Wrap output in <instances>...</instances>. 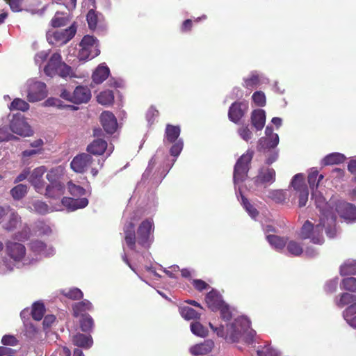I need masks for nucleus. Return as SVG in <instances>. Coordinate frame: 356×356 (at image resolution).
<instances>
[{
	"mask_svg": "<svg viewBox=\"0 0 356 356\" xmlns=\"http://www.w3.org/2000/svg\"><path fill=\"white\" fill-rule=\"evenodd\" d=\"M291 184L296 192L307 188V186L304 184L303 175L302 174L296 175L293 177Z\"/></svg>",
	"mask_w": 356,
	"mask_h": 356,
	"instance_id": "de8ad7c7",
	"label": "nucleus"
},
{
	"mask_svg": "<svg viewBox=\"0 0 356 356\" xmlns=\"http://www.w3.org/2000/svg\"><path fill=\"white\" fill-rule=\"evenodd\" d=\"M268 79L257 72H252L248 76L243 78V86L246 89L252 90L259 85L266 83Z\"/></svg>",
	"mask_w": 356,
	"mask_h": 356,
	"instance_id": "a211bd4d",
	"label": "nucleus"
},
{
	"mask_svg": "<svg viewBox=\"0 0 356 356\" xmlns=\"http://www.w3.org/2000/svg\"><path fill=\"white\" fill-rule=\"evenodd\" d=\"M266 240L270 246L277 251L282 250L286 245V238L274 234H266Z\"/></svg>",
	"mask_w": 356,
	"mask_h": 356,
	"instance_id": "c756f323",
	"label": "nucleus"
},
{
	"mask_svg": "<svg viewBox=\"0 0 356 356\" xmlns=\"http://www.w3.org/2000/svg\"><path fill=\"white\" fill-rule=\"evenodd\" d=\"M275 181V171L273 168H261L255 177V184H272Z\"/></svg>",
	"mask_w": 356,
	"mask_h": 356,
	"instance_id": "6ab92c4d",
	"label": "nucleus"
},
{
	"mask_svg": "<svg viewBox=\"0 0 356 356\" xmlns=\"http://www.w3.org/2000/svg\"><path fill=\"white\" fill-rule=\"evenodd\" d=\"M345 160L346 156L343 154L334 152L327 155L322 160V163L324 165H334L343 163Z\"/></svg>",
	"mask_w": 356,
	"mask_h": 356,
	"instance_id": "72a5a7b5",
	"label": "nucleus"
},
{
	"mask_svg": "<svg viewBox=\"0 0 356 356\" xmlns=\"http://www.w3.org/2000/svg\"><path fill=\"white\" fill-rule=\"evenodd\" d=\"M191 330L194 334L202 337H205L208 332L206 327L197 321L191 323Z\"/></svg>",
	"mask_w": 356,
	"mask_h": 356,
	"instance_id": "8fccbe9b",
	"label": "nucleus"
},
{
	"mask_svg": "<svg viewBox=\"0 0 356 356\" xmlns=\"http://www.w3.org/2000/svg\"><path fill=\"white\" fill-rule=\"evenodd\" d=\"M214 343L211 340H206L203 343L194 345L190 348V353L195 356L202 355L211 351Z\"/></svg>",
	"mask_w": 356,
	"mask_h": 356,
	"instance_id": "5701e85b",
	"label": "nucleus"
},
{
	"mask_svg": "<svg viewBox=\"0 0 356 356\" xmlns=\"http://www.w3.org/2000/svg\"><path fill=\"white\" fill-rule=\"evenodd\" d=\"M27 193V186L24 184H18L16 186H15L13 188L11 189L10 193L12 197L15 200H20L23 197L25 196V195Z\"/></svg>",
	"mask_w": 356,
	"mask_h": 356,
	"instance_id": "49530a36",
	"label": "nucleus"
},
{
	"mask_svg": "<svg viewBox=\"0 0 356 356\" xmlns=\"http://www.w3.org/2000/svg\"><path fill=\"white\" fill-rule=\"evenodd\" d=\"M343 318L347 323L353 328H356V303L351 305L343 313Z\"/></svg>",
	"mask_w": 356,
	"mask_h": 356,
	"instance_id": "2f4dec72",
	"label": "nucleus"
},
{
	"mask_svg": "<svg viewBox=\"0 0 356 356\" xmlns=\"http://www.w3.org/2000/svg\"><path fill=\"white\" fill-rule=\"evenodd\" d=\"M250 321L245 316H240L234 319V322L227 324L226 329L223 325L214 326L209 323V327L219 337L224 338L227 341L236 342L240 339L248 343H251L256 332L250 327Z\"/></svg>",
	"mask_w": 356,
	"mask_h": 356,
	"instance_id": "7ed1b4c3",
	"label": "nucleus"
},
{
	"mask_svg": "<svg viewBox=\"0 0 356 356\" xmlns=\"http://www.w3.org/2000/svg\"><path fill=\"white\" fill-rule=\"evenodd\" d=\"M253 151L248 149L236 161L234 169V184L235 186L236 195L239 200V195L241 198V204L248 212L249 216L254 220L259 215V211L251 204L247 198H245L241 191L239 184L242 183L246 178L248 170L249 163L253 157Z\"/></svg>",
	"mask_w": 356,
	"mask_h": 356,
	"instance_id": "20e7f679",
	"label": "nucleus"
},
{
	"mask_svg": "<svg viewBox=\"0 0 356 356\" xmlns=\"http://www.w3.org/2000/svg\"><path fill=\"white\" fill-rule=\"evenodd\" d=\"M298 205L300 207H305L308 200L309 192L307 188H305L302 191H298Z\"/></svg>",
	"mask_w": 356,
	"mask_h": 356,
	"instance_id": "338daca9",
	"label": "nucleus"
},
{
	"mask_svg": "<svg viewBox=\"0 0 356 356\" xmlns=\"http://www.w3.org/2000/svg\"><path fill=\"white\" fill-rule=\"evenodd\" d=\"M173 143L170 149V153L172 156L177 157L183 149L184 143L181 139H178Z\"/></svg>",
	"mask_w": 356,
	"mask_h": 356,
	"instance_id": "680f3d73",
	"label": "nucleus"
},
{
	"mask_svg": "<svg viewBox=\"0 0 356 356\" xmlns=\"http://www.w3.org/2000/svg\"><path fill=\"white\" fill-rule=\"evenodd\" d=\"M286 249L289 254L295 257L301 255L303 252V249L300 243L295 241H290L286 242Z\"/></svg>",
	"mask_w": 356,
	"mask_h": 356,
	"instance_id": "79ce46f5",
	"label": "nucleus"
},
{
	"mask_svg": "<svg viewBox=\"0 0 356 356\" xmlns=\"http://www.w3.org/2000/svg\"><path fill=\"white\" fill-rule=\"evenodd\" d=\"M62 204L69 211H74L85 208L88 204V200L86 197L74 199L65 197L62 199Z\"/></svg>",
	"mask_w": 356,
	"mask_h": 356,
	"instance_id": "aec40b11",
	"label": "nucleus"
},
{
	"mask_svg": "<svg viewBox=\"0 0 356 356\" xmlns=\"http://www.w3.org/2000/svg\"><path fill=\"white\" fill-rule=\"evenodd\" d=\"M323 175H319L316 168H312L308 175V183L312 191L318 190L320 181L323 179Z\"/></svg>",
	"mask_w": 356,
	"mask_h": 356,
	"instance_id": "7c9ffc66",
	"label": "nucleus"
},
{
	"mask_svg": "<svg viewBox=\"0 0 356 356\" xmlns=\"http://www.w3.org/2000/svg\"><path fill=\"white\" fill-rule=\"evenodd\" d=\"M46 172L44 166H40L35 168L29 177V182L34 186L35 191L39 193H42L44 189L43 175Z\"/></svg>",
	"mask_w": 356,
	"mask_h": 356,
	"instance_id": "dca6fc26",
	"label": "nucleus"
},
{
	"mask_svg": "<svg viewBox=\"0 0 356 356\" xmlns=\"http://www.w3.org/2000/svg\"><path fill=\"white\" fill-rule=\"evenodd\" d=\"M8 214H9V218L3 224V227L4 229L10 232L16 229L18 224L21 222V217L10 207Z\"/></svg>",
	"mask_w": 356,
	"mask_h": 356,
	"instance_id": "cd10ccee",
	"label": "nucleus"
},
{
	"mask_svg": "<svg viewBox=\"0 0 356 356\" xmlns=\"http://www.w3.org/2000/svg\"><path fill=\"white\" fill-rule=\"evenodd\" d=\"M312 200L314 201L316 208L319 209L320 222L314 226L311 222L307 220L301 228L300 236L304 239H310L314 243L322 244L324 242L323 228L329 238H332L337 236V217L331 207V202H326L325 199L318 190L312 191Z\"/></svg>",
	"mask_w": 356,
	"mask_h": 356,
	"instance_id": "f257e3e1",
	"label": "nucleus"
},
{
	"mask_svg": "<svg viewBox=\"0 0 356 356\" xmlns=\"http://www.w3.org/2000/svg\"><path fill=\"white\" fill-rule=\"evenodd\" d=\"M65 191V186L62 183L49 184L46 187L44 195L49 198L60 197Z\"/></svg>",
	"mask_w": 356,
	"mask_h": 356,
	"instance_id": "393cba45",
	"label": "nucleus"
},
{
	"mask_svg": "<svg viewBox=\"0 0 356 356\" xmlns=\"http://www.w3.org/2000/svg\"><path fill=\"white\" fill-rule=\"evenodd\" d=\"M139 219L137 212L131 214L129 220L124 226V241L129 248L136 252L139 250L137 248L140 245L148 248L154 239V224L151 218L146 219L139 225L136 234L134 230V221Z\"/></svg>",
	"mask_w": 356,
	"mask_h": 356,
	"instance_id": "f03ea898",
	"label": "nucleus"
},
{
	"mask_svg": "<svg viewBox=\"0 0 356 356\" xmlns=\"http://www.w3.org/2000/svg\"><path fill=\"white\" fill-rule=\"evenodd\" d=\"M100 121L107 134H112L116 131L118 124L115 116L111 112L104 111L100 115Z\"/></svg>",
	"mask_w": 356,
	"mask_h": 356,
	"instance_id": "f3484780",
	"label": "nucleus"
},
{
	"mask_svg": "<svg viewBox=\"0 0 356 356\" xmlns=\"http://www.w3.org/2000/svg\"><path fill=\"white\" fill-rule=\"evenodd\" d=\"M33 209L40 214H46L47 213L54 211L48 207V205L42 201H35L32 204Z\"/></svg>",
	"mask_w": 356,
	"mask_h": 356,
	"instance_id": "09e8293b",
	"label": "nucleus"
},
{
	"mask_svg": "<svg viewBox=\"0 0 356 356\" xmlns=\"http://www.w3.org/2000/svg\"><path fill=\"white\" fill-rule=\"evenodd\" d=\"M267 197L276 203H283L286 197V192L280 189L269 190Z\"/></svg>",
	"mask_w": 356,
	"mask_h": 356,
	"instance_id": "ea45409f",
	"label": "nucleus"
},
{
	"mask_svg": "<svg viewBox=\"0 0 356 356\" xmlns=\"http://www.w3.org/2000/svg\"><path fill=\"white\" fill-rule=\"evenodd\" d=\"M22 94H25L31 103L40 102L47 96V86L36 79H29L22 88Z\"/></svg>",
	"mask_w": 356,
	"mask_h": 356,
	"instance_id": "423d86ee",
	"label": "nucleus"
},
{
	"mask_svg": "<svg viewBox=\"0 0 356 356\" xmlns=\"http://www.w3.org/2000/svg\"><path fill=\"white\" fill-rule=\"evenodd\" d=\"M63 293L65 296L72 300L81 299L83 296V292L78 288L64 290Z\"/></svg>",
	"mask_w": 356,
	"mask_h": 356,
	"instance_id": "5fc2aeb1",
	"label": "nucleus"
},
{
	"mask_svg": "<svg viewBox=\"0 0 356 356\" xmlns=\"http://www.w3.org/2000/svg\"><path fill=\"white\" fill-rule=\"evenodd\" d=\"M252 101L258 106H264L266 99L265 94L261 91H256L252 96Z\"/></svg>",
	"mask_w": 356,
	"mask_h": 356,
	"instance_id": "4d7b16f0",
	"label": "nucleus"
},
{
	"mask_svg": "<svg viewBox=\"0 0 356 356\" xmlns=\"http://www.w3.org/2000/svg\"><path fill=\"white\" fill-rule=\"evenodd\" d=\"M30 248L32 252L39 259L51 257L55 254V249L53 246L47 245L39 240L31 241Z\"/></svg>",
	"mask_w": 356,
	"mask_h": 356,
	"instance_id": "ddd939ff",
	"label": "nucleus"
},
{
	"mask_svg": "<svg viewBox=\"0 0 356 356\" xmlns=\"http://www.w3.org/2000/svg\"><path fill=\"white\" fill-rule=\"evenodd\" d=\"M64 168L62 166H58L52 168L47 174V179L50 182V184L56 183H61L59 181L60 177L63 175Z\"/></svg>",
	"mask_w": 356,
	"mask_h": 356,
	"instance_id": "4c0bfd02",
	"label": "nucleus"
},
{
	"mask_svg": "<svg viewBox=\"0 0 356 356\" xmlns=\"http://www.w3.org/2000/svg\"><path fill=\"white\" fill-rule=\"evenodd\" d=\"M110 74L109 68L105 65V63L100 64L92 74V80L97 83H102L105 81Z\"/></svg>",
	"mask_w": 356,
	"mask_h": 356,
	"instance_id": "a878e982",
	"label": "nucleus"
},
{
	"mask_svg": "<svg viewBox=\"0 0 356 356\" xmlns=\"http://www.w3.org/2000/svg\"><path fill=\"white\" fill-rule=\"evenodd\" d=\"M44 74L50 77L56 75L62 78L78 77L74 70L65 63L62 61L61 55L58 53H54L49 57L47 65L44 67Z\"/></svg>",
	"mask_w": 356,
	"mask_h": 356,
	"instance_id": "39448f33",
	"label": "nucleus"
},
{
	"mask_svg": "<svg viewBox=\"0 0 356 356\" xmlns=\"http://www.w3.org/2000/svg\"><path fill=\"white\" fill-rule=\"evenodd\" d=\"M86 17L89 28L95 29L97 24L98 14L92 9L88 11Z\"/></svg>",
	"mask_w": 356,
	"mask_h": 356,
	"instance_id": "6e6d98bb",
	"label": "nucleus"
},
{
	"mask_svg": "<svg viewBox=\"0 0 356 356\" xmlns=\"http://www.w3.org/2000/svg\"><path fill=\"white\" fill-rule=\"evenodd\" d=\"M30 108L29 104L21 98H15L13 100L10 104L8 106V108L10 111H20L22 112L27 111Z\"/></svg>",
	"mask_w": 356,
	"mask_h": 356,
	"instance_id": "c9c22d12",
	"label": "nucleus"
},
{
	"mask_svg": "<svg viewBox=\"0 0 356 356\" xmlns=\"http://www.w3.org/2000/svg\"><path fill=\"white\" fill-rule=\"evenodd\" d=\"M69 22L67 13L56 12L52 19L51 24L53 27H60L66 25Z\"/></svg>",
	"mask_w": 356,
	"mask_h": 356,
	"instance_id": "58836bf2",
	"label": "nucleus"
},
{
	"mask_svg": "<svg viewBox=\"0 0 356 356\" xmlns=\"http://www.w3.org/2000/svg\"><path fill=\"white\" fill-rule=\"evenodd\" d=\"M95 165L92 157L86 153L76 155L70 163L71 168L77 173H83L90 168L93 177H95L99 171Z\"/></svg>",
	"mask_w": 356,
	"mask_h": 356,
	"instance_id": "0eeeda50",
	"label": "nucleus"
},
{
	"mask_svg": "<svg viewBox=\"0 0 356 356\" xmlns=\"http://www.w3.org/2000/svg\"><path fill=\"white\" fill-rule=\"evenodd\" d=\"M72 341L75 346L83 348H90L93 343L92 338L91 336L80 333L74 335L73 337Z\"/></svg>",
	"mask_w": 356,
	"mask_h": 356,
	"instance_id": "c85d7f7f",
	"label": "nucleus"
},
{
	"mask_svg": "<svg viewBox=\"0 0 356 356\" xmlns=\"http://www.w3.org/2000/svg\"><path fill=\"white\" fill-rule=\"evenodd\" d=\"M97 102L102 105H110L114 100V95L111 90H105L97 96Z\"/></svg>",
	"mask_w": 356,
	"mask_h": 356,
	"instance_id": "a19ab883",
	"label": "nucleus"
},
{
	"mask_svg": "<svg viewBox=\"0 0 356 356\" xmlns=\"http://www.w3.org/2000/svg\"><path fill=\"white\" fill-rule=\"evenodd\" d=\"M280 138L277 134L273 132V127L268 125L265 129V136L258 140L257 149L265 152L266 150L273 149L279 144Z\"/></svg>",
	"mask_w": 356,
	"mask_h": 356,
	"instance_id": "9d476101",
	"label": "nucleus"
},
{
	"mask_svg": "<svg viewBox=\"0 0 356 356\" xmlns=\"http://www.w3.org/2000/svg\"><path fill=\"white\" fill-rule=\"evenodd\" d=\"M10 129L13 133L22 137H29L33 135V131L26 122L25 118L20 115H14L10 123Z\"/></svg>",
	"mask_w": 356,
	"mask_h": 356,
	"instance_id": "1a4fd4ad",
	"label": "nucleus"
},
{
	"mask_svg": "<svg viewBox=\"0 0 356 356\" xmlns=\"http://www.w3.org/2000/svg\"><path fill=\"white\" fill-rule=\"evenodd\" d=\"M356 303V296L343 293L341 295L340 298L337 300V305L339 307H343L346 305Z\"/></svg>",
	"mask_w": 356,
	"mask_h": 356,
	"instance_id": "a18cd8bd",
	"label": "nucleus"
},
{
	"mask_svg": "<svg viewBox=\"0 0 356 356\" xmlns=\"http://www.w3.org/2000/svg\"><path fill=\"white\" fill-rule=\"evenodd\" d=\"M31 235V229L27 225H25L21 231L14 235V239L19 241H24L29 239Z\"/></svg>",
	"mask_w": 356,
	"mask_h": 356,
	"instance_id": "864d4df0",
	"label": "nucleus"
},
{
	"mask_svg": "<svg viewBox=\"0 0 356 356\" xmlns=\"http://www.w3.org/2000/svg\"><path fill=\"white\" fill-rule=\"evenodd\" d=\"M92 309V303L88 300H83L81 302H76L73 305L74 315L78 317L82 315L83 312L90 311Z\"/></svg>",
	"mask_w": 356,
	"mask_h": 356,
	"instance_id": "f704fd0d",
	"label": "nucleus"
},
{
	"mask_svg": "<svg viewBox=\"0 0 356 356\" xmlns=\"http://www.w3.org/2000/svg\"><path fill=\"white\" fill-rule=\"evenodd\" d=\"M91 98L90 90L88 87L77 86L73 92L74 104L88 102Z\"/></svg>",
	"mask_w": 356,
	"mask_h": 356,
	"instance_id": "412c9836",
	"label": "nucleus"
},
{
	"mask_svg": "<svg viewBox=\"0 0 356 356\" xmlns=\"http://www.w3.org/2000/svg\"><path fill=\"white\" fill-rule=\"evenodd\" d=\"M340 274L342 276L356 274V261L348 259L340 266Z\"/></svg>",
	"mask_w": 356,
	"mask_h": 356,
	"instance_id": "e433bc0d",
	"label": "nucleus"
},
{
	"mask_svg": "<svg viewBox=\"0 0 356 356\" xmlns=\"http://www.w3.org/2000/svg\"><path fill=\"white\" fill-rule=\"evenodd\" d=\"M76 33V26L72 24L65 30L49 31L47 33V40L49 44L62 45L67 43Z\"/></svg>",
	"mask_w": 356,
	"mask_h": 356,
	"instance_id": "6e6552de",
	"label": "nucleus"
},
{
	"mask_svg": "<svg viewBox=\"0 0 356 356\" xmlns=\"http://www.w3.org/2000/svg\"><path fill=\"white\" fill-rule=\"evenodd\" d=\"M268 153L266 155V163L268 165H270L274 163L278 158V150L273 149L270 150H266L265 153Z\"/></svg>",
	"mask_w": 356,
	"mask_h": 356,
	"instance_id": "69168bd1",
	"label": "nucleus"
},
{
	"mask_svg": "<svg viewBox=\"0 0 356 356\" xmlns=\"http://www.w3.org/2000/svg\"><path fill=\"white\" fill-rule=\"evenodd\" d=\"M45 309L43 303L35 302L33 305L31 314L33 319L40 321L44 314Z\"/></svg>",
	"mask_w": 356,
	"mask_h": 356,
	"instance_id": "c03bdc74",
	"label": "nucleus"
},
{
	"mask_svg": "<svg viewBox=\"0 0 356 356\" xmlns=\"http://www.w3.org/2000/svg\"><path fill=\"white\" fill-rule=\"evenodd\" d=\"M159 115V111L154 107H150L146 113V119L149 124H152L155 118Z\"/></svg>",
	"mask_w": 356,
	"mask_h": 356,
	"instance_id": "774afa93",
	"label": "nucleus"
},
{
	"mask_svg": "<svg viewBox=\"0 0 356 356\" xmlns=\"http://www.w3.org/2000/svg\"><path fill=\"white\" fill-rule=\"evenodd\" d=\"M180 313L181 316L186 320L198 319L201 315L200 313L189 307H184L181 308Z\"/></svg>",
	"mask_w": 356,
	"mask_h": 356,
	"instance_id": "37998d69",
	"label": "nucleus"
},
{
	"mask_svg": "<svg viewBox=\"0 0 356 356\" xmlns=\"http://www.w3.org/2000/svg\"><path fill=\"white\" fill-rule=\"evenodd\" d=\"M341 289L351 292H356V278L350 277L344 278L341 282Z\"/></svg>",
	"mask_w": 356,
	"mask_h": 356,
	"instance_id": "603ef678",
	"label": "nucleus"
},
{
	"mask_svg": "<svg viewBox=\"0 0 356 356\" xmlns=\"http://www.w3.org/2000/svg\"><path fill=\"white\" fill-rule=\"evenodd\" d=\"M335 210L346 222L356 221V207L354 204L340 200L336 203Z\"/></svg>",
	"mask_w": 356,
	"mask_h": 356,
	"instance_id": "f8f14e48",
	"label": "nucleus"
},
{
	"mask_svg": "<svg viewBox=\"0 0 356 356\" xmlns=\"http://www.w3.org/2000/svg\"><path fill=\"white\" fill-rule=\"evenodd\" d=\"M15 264L7 259H3V263L0 265V274L5 275L11 272L15 267Z\"/></svg>",
	"mask_w": 356,
	"mask_h": 356,
	"instance_id": "052dcab7",
	"label": "nucleus"
},
{
	"mask_svg": "<svg viewBox=\"0 0 356 356\" xmlns=\"http://www.w3.org/2000/svg\"><path fill=\"white\" fill-rule=\"evenodd\" d=\"M208 307L212 311L219 310L221 318H226L225 312L227 311V304H226L221 295L216 290H211L208 293L205 298Z\"/></svg>",
	"mask_w": 356,
	"mask_h": 356,
	"instance_id": "9b49d317",
	"label": "nucleus"
},
{
	"mask_svg": "<svg viewBox=\"0 0 356 356\" xmlns=\"http://www.w3.org/2000/svg\"><path fill=\"white\" fill-rule=\"evenodd\" d=\"M238 134L245 141H249L252 137V133L247 125H243L238 129Z\"/></svg>",
	"mask_w": 356,
	"mask_h": 356,
	"instance_id": "bf43d9fd",
	"label": "nucleus"
},
{
	"mask_svg": "<svg viewBox=\"0 0 356 356\" xmlns=\"http://www.w3.org/2000/svg\"><path fill=\"white\" fill-rule=\"evenodd\" d=\"M81 49H79L78 58L81 60H86L94 58L97 56L100 51L98 49L99 45H79Z\"/></svg>",
	"mask_w": 356,
	"mask_h": 356,
	"instance_id": "4be33fe9",
	"label": "nucleus"
},
{
	"mask_svg": "<svg viewBox=\"0 0 356 356\" xmlns=\"http://www.w3.org/2000/svg\"><path fill=\"white\" fill-rule=\"evenodd\" d=\"M248 110V104L246 102H234L229 107L228 112L229 119L238 123Z\"/></svg>",
	"mask_w": 356,
	"mask_h": 356,
	"instance_id": "4468645a",
	"label": "nucleus"
},
{
	"mask_svg": "<svg viewBox=\"0 0 356 356\" xmlns=\"http://www.w3.org/2000/svg\"><path fill=\"white\" fill-rule=\"evenodd\" d=\"M257 353L259 356H279L278 350L270 346H266L258 350Z\"/></svg>",
	"mask_w": 356,
	"mask_h": 356,
	"instance_id": "0e129e2a",
	"label": "nucleus"
},
{
	"mask_svg": "<svg viewBox=\"0 0 356 356\" xmlns=\"http://www.w3.org/2000/svg\"><path fill=\"white\" fill-rule=\"evenodd\" d=\"M180 135V128L178 126L168 124L165 129V143H175Z\"/></svg>",
	"mask_w": 356,
	"mask_h": 356,
	"instance_id": "473e14b6",
	"label": "nucleus"
},
{
	"mask_svg": "<svg viewBox=\"0 0 356 356\" xmlns=\"http://www.w3.org/2000/svg\"><path fill=\"white\" fill-rule=\"evenodd\" d=\"M68 190L70 194L74 197L81 196L85 194L86 190L79 186L76 185L71 181L68 182Z\"/></svg>",
	"mask_w": 356,
	"mask_h": 356,
	"instance_id": "13d9d810",
	"label": "nucleus"
},
{
	"mask_svg": "<svg viewBox=\"0 0 356 356\" xmlns=\"http://www.w3.org/2000/svg\"><path fill=\"white\" fill-rule=\"evenodd\" d=\"M7 254L14 261H21L26 254V248L24 245L13 241H8L6 244Z\"/></svg>",
	"mask_w": 356,
	"mask_h": 356,
	"instance_id": "2eb2a0df",
	"label": "nucleus"
},
{
	"mask_svg": "<svg viewBox=\"0 0 356 356\" xmlns=\"http://www.w3.org/2000/svg\"><path fill=\"white\" fill-rule=\"evenodd\" d=\"M107 143L102 139L94 140L87 147V151L92 154H102L107 149Z\"/></svg>",
	"mask_w": 356,
	"mask_h": 356,
	"instance_id": "bb28decb",
	"label": "nucleus"
},
{
	"mask_svg": "<svg viewBox=\"0 0 356 356\" xmlns=\"http://www.w3.org/2000/svg\"><path fill=\"white\" fill-rule=\"evenodd\" d=\"M251 123L257 131L261 130L266 123V113L263 109H255L251 113Z\"/></svg>",
	"mask_w": 356,
	"mask_h": 356,
	"instance_id": "b1692460",
	"label": "nucleus"
},
{
	"mask_svg": "<svg viewBox=\"0 0 356 356\" xmlns=\"http://www.w3.org/2000/svg\"><path fill=\"white\" fill-rule=\"evenodd\" d=\"M80 325L83 332H90L94 325L92 318L88 314L83 315L80 321Z\"/></svg>",
	"mask_w": 356,
	"mask_h": 356,
	"instance_id": "3c124183",
	"label": "nucleus"
},
{
	"mask_svg": "<svg viewBox=\"0 0 356 356\" xmlns=\"http://www.w3.org/2000/svg\"><path fill=\"white\" fill-rule=\"evenodd\" d=\"M49 53V50H43L37 53L35 56V64L40 67L42 64L47 60Z\"/></svg>",
	"mask_w": 356,
	"mask_h": 356,
	"instance_id": "e2e57ef3",
	"label": "nucleus"
}]
</instances>
